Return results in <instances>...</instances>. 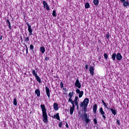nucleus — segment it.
<instances>
[{
    "mask_svg": "<svg viewBox=\"0 0 129 129\" xmlns=\"http://www.w3.org/2000/svg\"><path fill=\"white\" fill-rule=\"evenodd\" d=\"M88 103H89V99L88 98H86L80 104L81 107L83 108L85 113L82 118L87 123H89V122H90L89 116L86 114V112H87V106H88Z\"/></svg>",
    "mask_w": 129,
    "mask_h": 129,
    "instance_id": "1",
    "label": "nucleus"
},
{
    "mask_svg": "<svg viewBox=\"0 0 129 129\" xmlns=\"http://www.w3.org/2000/svg\"><path fill=\"white\" fill-rule=\"evenodd\" d=\"M40 107L42 111V117L43 118V121L45 123H48V115H47V109H46V107H45V105L41 104Z\"/></svg>",
    "mask_w": 129,
    "mask_h": 129,
    "instance_id": "2",
    "label": "nucleus"
},
{
    "mask_svg": "<svg viewBox=\"0 0 129 129\" xmlns=\"http://www.w3.org/2000/svg\"><path fill=\"white\" fill-rule=\"evenodd\" d=\"M99 112L102 116V118H103L104 120H105V119L106 118V117L105 116V112L104 111H103V108H102V107H101L99 109Z\"/></svg>",
    "mask_w": 129,
    "mask_h": 129,
    "instance_id": "3",
    "label": "nucleus"
},
{
    "mask_svg": "<svg viewBox=\"0 0 129 129\" xmlns=\"http://www.w3.org/2000/svg\"><path fill=\"white\" fill-rule=\"evenodd\" d=\"M76 92L77 94H79V98H81V97L83 96V91H80L79 89H77L76 90Z\"/></svg>",
    "mask_w": 129,
    "mask_h": 129,
    "instance_id": "4",
    "label": "nucleus"
},
{
    "mask_svg": "<svg viewBox=\"0 0 129 129\" xmlns=\"http://www.w3.org/2000/svg\"><path fill=\"white\" fill-rule=\"evenodd\" d=\"M43 5L44 9H46L47 11H50V7L49 6V5H48V3L46 2V1L43 2Z\"/></svg>",
    "mask_w": 129,
    "mask_h": 129,
    "instance_id": "5",
    "label": "nucleus"
},
{
    "mask_svg": "<svg viewBox=\"0 0 129 129\" xmlns=\"http://www.w3.org/2000/svg\"><path fill=\"white\" fill-rule=\"evenodd\" d=\"M75 85V87L78 88L79 89H80V88H81V83H80V82H79V80L78 79L76 80Z\"/></svg>",
    "mask_w": 129,
    "mask_h": 129,
    "instance_id": "6",
    "label": "nucleus"
},
{
    "mask_svg": "<svg viewBox=\"0 0 129 129\" xmlns=\"http://www.w3.org/2000/svg\"><path fill=\"white\" fill-rule=\"evenodd\" d=\"M27 26L28 31L29 33V35L32 36V35H33V30L32 29V28H31V25L29 23H27Z\"/></svg>",
    "mask_w": 129,
    "mask_h": 129,
    "instance_id": "7",
    "label": "nucleus"
},
{
    "mask_svg": "<svg viewBox=\"0 0 129 129\" xmlns=\"http://www.w3.org/2000/svg\"><path fill=\"white\" fill-rule=\"evenodd\" d=\"M45 91L46 95L48 96V98L50 99V89L48 87H45Z\"/></svg>",
    "mask_w": 129,
    "mask_h": 129,
    "instance_id": "8",
    "label": "nucleus"
},
{
    "mask_svg": "<svg viewBox=\"0 0 129 129\" xmlns=\"http://www.w3.org/2000/svg\"><path fill=\"white\" fill-rule=\"evenodd\" d=\"M116 58L118 61H120L121 59H122V56H121V54L120 53H118L117 54H116Z\"/></svg>",
    "mask_w": 129,
    "mask_h": 129,
    "instance_id": "9",
    "label": "nucleus"
},
{
    "mask_svg": "<svg viewBox=\"0 0 129 129\" xmlns=\"http://www.w3.org/2000/svg\"><path fill=\"white\" fill-rule=\"evenodd\" d=\"M89 71L91 75H92V76H93L94 74V68L93 67L91 66L89 68Z\"/></svg>",
    "mask_w": 129,
    "mask_h": 129,
    "instance_id": "10",
    "label": "nucleus"
},
{
    "mask_svg": "<svg viewBox=\"0 0 129 129\" xmlns=\"http://www.w3.org/2000/svg\"><path fill=\"white\" fill-rule=\"evenodd\" d=\"M78 99H79V98L78 96H76L75 97V99H74V102H75V105H76V106H77V107H79V105H78Z\"/></svg>",
    "mask_w": 129,
    "mask_h": 129,
    "instance_id": "11",
    "label": "nucleus"
},
{
    "mask_svg": "<svg viewBox=\"0 0 129 129\" xmlns=\"http://www.w3.org/2000/svg\"><path fill=\"white\" fill-rule=\"evenodd\" d=\"M97 111V105L94 104L93 107V112H94V113L96 114Z\"/></svg>",
    "mask_w": 129,
    "mask_h": 129,
    "instance_id": "12",
    "label": "nucleus"
},
{
    "mask_svg": "<svg viewBox=\"0 0 129 129\" xmlns=\"http://www.w3.org/2000/svg\"><path fill=\"white\" fill-rule=\"evenodd\" d=\"M70 114L71 115H72L73 114V112H74V109H75V108L72 107V106H70Z\"/></svg>",
    "mask_w": 129,
    "mask_h": 129,
    "instance_id": "13",
    "label": "nucleus"
},
{
    "mask_svg": "<svg viewBox=\"0 0 129 129\" xmlns=\"http://www.w3.org/2000/svg\"><path fill=\"white\" fill-rule=\"evenodd\" d=\"M53 108L54 110H58L59 109V106L58 105V104L57 103H54L53 104Z\"/></svg>",
    "mask_w": 129,
    "mask_h": 129,
    "instance_id": "14",
    "label": "nucleus"
},
{
    "mask_svg": "<svg viewBox=\"0 0 129 129\" xmlns=\"http://www.w3.org/2000/svg\"><path fill=\"white\" fill-rule=\"evenodd\" d=\"M35 93L36 94L37 97H39L40 95H41V92L40 91V90L37 89L35 91Z\"/></svg>",
    "mask_w": 129,
    "mask_h": 129,
    "instance_id": "15",
    "label": "nucleus"
},
{
    "mask_svg": "<svg viewBox=\"0 0 129 129\" xmlns=\"http://www.w3.org/2000/svg\"><path fill=\"white\" fill-rule=\"evenodd\" d=\"M45 51H46V49H45V47L41 46L40 47V52H41L42 54H44Z\"/></svg>",
    "mask_w": 129,
    "mask_h": 129,
    "instance_id": "16",
    "label": "nucleus"
},
{
    "mask_svg": "<svg viewBox=\"0 0 129 129\" xmlns=\"http://www.w3.org/2000/svg\"><path fill=\"white\" fill-rule=\"evenodd\" d=\"M110 110L111 111L113 115H116V114L117 113V112H116V110H115V109L111 108L110 109Z\"/></svg>",
    "mask_w": 129,
    "mask_h": 129,
    "instance_id": "17",
    "label": "nucleus"
},
{
    "mask_svg": "<svg viewBox=\"0 0 129 129\" xmlns=\"http://www.w3.org/2000/svg\"><path fill=\"white\" fill-rule=\"evenodd\" d=\"M53 118H56L57 120H60V116H59V113H57L56 114L54 115Z\"/></svg>",
    "mask_w": 129,
    "mask_h": 129,
    "instance_id": "18",
    "label": "nucleus"
},
{
    "mask_svg": "<svg viewBox=\"0 0 129 129\" xmlns=\"http://www.w3.org/2000/svg\"><path fill=\"white\" fill-rule=\"evenodd\" d=\"M112 60L115 61V58H116V53H113L111 55Z\"/></svg>",
    "mask_w": 129,
    "mask_h": 129,
    "instance_id": "19",
    "label": "nucleus"
},
{
    "mask_svg": "<svg viewBox=\"0 0 129 129\" xmlns=\"http://www.w3.org/2000/svg\"><path fill=\"white\" fill-rule=\"evenodd\" d=\"M69 102H71L72 104V107H75V102L73 100H72V99H69Z\"/></svg>",
    "mask_w": 129,
    "mask_h": 129,
    "instance_id": "20",
    "label": "nucleus"
},
{
    "mask_svg": "<svg viewBox=\"0 0 129 129\" xmlns=\"http://www.w3.org/2000/svg\"><path fill=\"white\" fill-rule=\"evenodd\" d=\"M69 96L70 97L69 99H72V97L74 96V93L73 92H70L69 93Z\"/></svg>",
    "mask_w": 129,
    "mask_h": 129,
    "instance_id": "21",
    "label": "nucleus"
},
{
    "mask_svg": "<svg viewBox=\"0 0 129 129\" xmlns=\"http://www.w3.org/2000/svg\"><path fill=\"white\" fill-rule=\"evenodd\" d=\"M35 77L37 82H38V83H41V78H40V77H39V76H36Z\"/></svg>",
    "mask_w": 129,
    "mask_h": 129,
    "instance_id": "22",
    "label": "nucleus"
},
{
    "mask_svg": "<svg viewBox=\"0 0 129 129\" xmlns=\"http://www.w3.org/2000/svg\"><path fill=\"white\" fill-rule=\"evenodd\" d=\"M6 23L7 25H8L9 29H12V26H11V22H10V20H9V19L7 20Z\"/></svg>",
    "mask_w": 129,
    "mask_h": 129,
    "instance_id": "23",
    "label": "nucleus"
},
{
    "mask_svg": "<svg viewBox=\"0 0 129 129\" xmlns=\"http://www.w3.org/2000/svg\"><path fill=\"white\" fill-rule=\"evenodd\" d=\"M123 7H127V6H129V2L128 1H125L124 2H123Z\"/></svg>",
    "mask_w": 129,
    "mask_h": 129,
    "instance_id": "24",
    "label": "nucleus"
},
{
    "mask_svg": "<svg viewBox=\"0 0 129 129\" xmlns=\"http://www.w3.org/2000/svg\"><path fill=\"white\" fill-rule=\"evenodd\" d=\"M24 42H26V43H30V38L29 37H24Z\"/></svg>",
    "mask_w": 129,
    "mask_h": 129,
    "instance_id": "25",
    "label": "nucleus"
},
{
    "mask_svg": "<svg viewBox=\"0 0 129 129\" xmlns=\"http://www.w3.org/2000/svg\"><path fill=\"white\" fill-rule=\"evenodd\" d=\"M32 75H33L34 77L38 76V74H37V72H36V71L35 70H32Z\"/></svg>",
    "mask_w": 129,
    "mask_h": 129,
    "instance_id": "26",
    "label": "nucleus"
},
{
    "mask_svg": "<svg viewBox=\"0 0 129 129\" xmlns=\"http://www.w3.org/2000/svg\"><path fill=\"white\" fill-rule=\"evenodd\" d=\"M93 3L95 6H98V4H99V1L98 0H94Z\"/></svg>",
    "mask_w": 129,
    "mask_h": 129,
    "instance_id": "27",
    "label": "nucleus"
},
{
    "mask_svg": "<svg viewBox=\"0 0 129 129\" xmlns=\"http://www.w3.org/2000/svg\"><path fill=\"white\" fill-rule=\"evenodd\" d=\"M90 7V5H89V3H86L85 5V9H89Z\"/></svg>",
    "mask_w": 129,
    "mask_h": 129,
    "instance_id": "28",
    "label": "nucleus"
},
{
    "mask_svg": "<svg viewBox=\"0 0 129 129\" xmlns=\"http://www.w3.org/2000/svg\"><path fill=\"white\" fill-rule=\"evenodd\" d=\"M106 38L107 39V40H109V37H110V35H109V32H107L106 34Z\"/></svg>",
    "mask_w": 129,
    "mask_h": 129,
    "instance_id": "29",
    "label": "nucleus"
},
{
    "mask_svg": "<svg viewBox=\"0 0 129 129\" xmlns=\"http://www.w3.org/2000/svg\"><path fill=\"white\" fill-rule=\"evenodd\" d=\"M13 103L15 106H16L18 104L16 98L14 99Z\"/></svg>",
    "mask_w": 129,
    "mask_h": 129,
    "instance_id": "30",
    "label": "nucleus"
},
{
    "mask_svg": "<svg viewBox=\"0 0 129 129\" xmlns=\"http://www.w3.org/2000/svg\"><path fill=\"white\" fill-rule=\"evenodd\" d=\"M102 102L103 103V105L104 107H105L106 108H107V105H106V103L104 102V101L102 100Z\"/></svg>",
    "mask_w": 129,
    "mask_h": 129,
    "instance_id": "31",
    "label": "nucleus"
},
{
    "mask_svg": "<svg viewBox=\"0 0 129 129\" xmlns=\"http://www.w3.org/2000/svg\"><path fill=\"white\" fill-rule=\"evenodd\" d=\"M52 16L53 17H56V11L55 10L52 11Z\"/></svg>",
    "mask_w": 129,
    "mask_h": 129,
    "instance_id": "32",
    "label": "nucleus"
},
{
    "mask_svg": "<svg viewBox=\"0 0 129 129\" xmlns=\"http://www.w3.org/2000/svg\"><path fill=\"white\" fill-rule=\"evenodd\" d=\"M116 123L118 125H120V121L118 119H116Z\"/></svg>",
    "mask_w": 129,
    "mask_h": 129,
    "instance_id": "33",
    "label": "nucleus"
},
{
    "mask_svg": "<svg viewBox=\"0 0 129 129\" xmlns=\"http://www.w3.org/2000/svg\"><path fill=\"white\" fill-rule=\"evenodd\" d=\"M62 125H63V123H62V122H59L58 124L59 127H62Z\"/></svg>",
    "mask_w": 129,
    "mask_h": 129,
    "instance_id": "34",
    "label": "nucleus"
},
{
    "mask_svg": "<svg viewBox=\"0 0 129 129\" xmlns=\"http://www.w3.org/2000/svg\"><path fill=\"white\" fill-rule=\"evenodd\" d=\"M104 57L105 59H107L108 58V56L107 55V54L104 53Z\"/></svg>",
    "mask_w": 129,
    "mask_h": 129,
    "instance_id": "35",
    "label": "nucleus"
},
{
    "mask_svg": "<svg viewBox=\"0 0 129 129\" xmlns=\"http://www.w3.org/2000/svg\"><path fill=\"white\" fill-rule=\"evenodd\" d=\"M63 86H64V85L63 84L62 82H61L60 83V88H63Z\"/></svg>",
    "mask_w": 129,
    "mask_h": 129,
    "instance_id": "36",
    "label": "nucleus"
},
{
    "mask_svg": "<svg viewBox=\"0 0 129 129\" xmlns=\"http://www.w3.org/2000/svg\"><path fill=\"white\" fill-rule=\"evenodd\" d=\"M30 50H34V45H30Z\"/></svg>",
    "mask_w": 129,
    "mask_h": 129,
    "instance_id": "37",
    "label": "nucleus"
},
{
    "mask_svg": "<svg viewBox=\"0 0 129 129\" xmlns=\"http://www.w3.org/2000/svg\"><path fill=\"white\" fill-rule=\"evenodd\" d=\"M93 121H94L95 124H97V119H96V118H94L93 119Z\"/></svg>",
    "mask_w": 129,
    "mask_h": 129,
    "instance_id": "38",
    "label": "nucleus"
},
{
    "mask_svg": "<svg viewBox=\"0 0 129 129\" xmlns=\"http://www.w3.org/2000/svg\"><path fill=\"white\" fill-rule=\"evenodd\" d=\"M25 47L26 50V54H28V46L27 45H25Z\"/></svg>",
    "mask_w": 129,
    "mask_h": 129,
    "instance_id": "39",
    "label": "nucleus"
},
{
    "mask_svg": "<svg viewBox=\"0 0 129 129\" xmlns=\"http://www.w3.org/2000/svg\"><path fill=\"white\" fill-rule=\"evenodd\" d=\"M48 60H49V57H46L45 58V61H48Z\"/></svg>",
    "mask_w": 129,
    "mask_h": 129,
    "instance_id": "40",
    "label": "nucleus"
},
{
    "mask_svg": "<svg viewBox=\"0 0 129 129\" xmlns=\"http://www.w3.org/2000/svg\"><path fill=\"white\" fill-rule=\"evenodd\" d=\"M66 127H67L68 128V127H69V125H68V123H67V122H66Z\"/></svg>",
    "mask_w": 129,
    "mask_h": 129,
    "instance_id": "41",
    "label": "nucleus"
},
{
    "mask_svg": "<svg viewBox=\"0 0 129 129\" xmlns=\"http://www.w3.org/2000/svg\"><path fill=\"white\" fill-rule=\"evenodd\" d=\"M85 68H86V70H87V69H88V65L87 64L85 65Z\"/></svg>",
    "mask_w": 129,
    "mask_h": 129,
    "instance_id": "42",
    "label": "nucleus"
},
{
    "mask_svg": "<svg viewBox=\"0 0 129 129\" xmlns=\"http://www.w3.org/2000/svg\"><path fill=\"white\" fill-rule=\"evenodd\" d=\"M120 2L123 4V3L125 2V0H120Z\"/></svg>",
    "mask_w": 129,
    "mask_h": 129,
    "instance_id": "43",
    "label": "nucleus"
},
{
    "mask_svg": "<svg viewBox=\"0 0 129 129\" xmlns=\"http://www.w3.org/2000/svg\"><path fill=\"white\" fill-rule=\"evenodd\" d=\"M0 40H3V36H1V37H0Z\"/></svg>",
    "mask_w": 129,
    "mask_h": 129,
    "instance_id": "44",
    "label": "nucleus"
}]
</instances>
